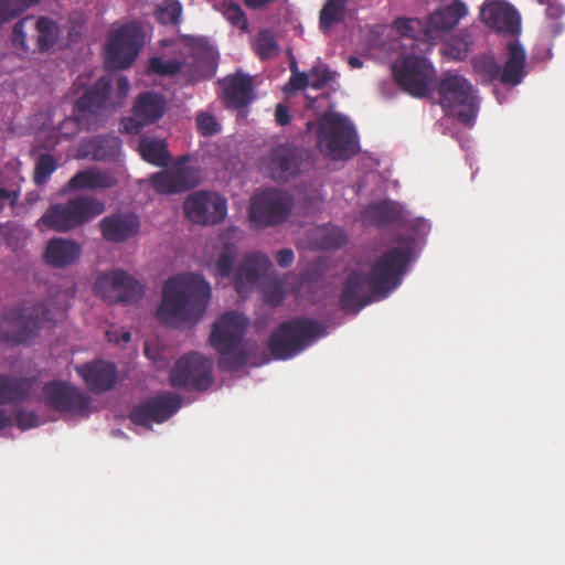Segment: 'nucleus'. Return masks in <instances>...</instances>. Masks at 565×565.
Here are the masks:
<instances>
[{
    "label": "nucleus",
    "mask_w": 565,
    "mask_h": 565,
    "mask_svg": "<svg viewBox=\"0 0 565 565\" xmlns=\"http://www.w3.org/2000/svg\"><path fill=\"white\" fill-rule=\"evenodd\" d=\"M89 391L99 394L113 390L117 382V367L111 362L92 361L75 367Z\"/></svg>",
    "instance_id": "5701e85b"
},
{
    "label": "nucleus",
    "mask_w": 565,
    "mask_h": 565,
    "mask_svg": "<svg viewBox=\"0 0 565 565\" xmlns=\"http://www.w3.org/2000/svg\"><path fill=\"white\" fill-rule=\"evenodd\" d=\"M15 424L21 430L34 428L39 425V417L34 412L20 409L15 415Z\"/></svg>",
    "instance_id": "603ef678"
},
{
    "label": "nucleus",
    "mask_w": 565,
    "mask_h": 565,
    "mask_svg": "<svg viewBox=\"0 0 565 565\" xmlns=\"http://www.w3.org/2000/svg\"><path fill=\"white\" fill-rule=\"evenodd\" d=\"M94 291L109 303H130L141 298L142 285L130 274L114 269L100 274L94 284Z\"/></svg>",
    "instance_id": "2eb2a0df"
},
{
    "label": "nucleus",
    "mask_w": 565,
    "mask_h": 565,
    "mask_svg": "<svg viewBox=\"0 0 565 565\" xmlns=\"http://www.w3.org/2000/svg\"><path fill=\"white\" fill-rule=\"evenodd\" d=\"M285 300V282L276 279L263 285V301L270 307H278Z\"/></svg>",
    "instance_id": "c03bdc74"
},
{
    "label": "nucleus",
    "mask_w": 565,
    "mask_h": 565,
    "mask_svg": "<svg viewBox=\"0 0 565 565\" xmlns=\"http://www.w3.org/2000/svg\"><path fill=\"white\" fill-rule=\"evenodd\" d=\"M277 0H249V9L252 10H264Z\"/></svg>",
    "instance_id": "680f3d73"
},
{
    "label": "nucleus",
    "mask_w": 565,
    "mask_h": 565,
    "mask_svg": "<svg viewBox=\"0 0 565 565\" xmlns=\"http://www.w3.org/2000/svg\"><path fill=\"white\" fill-rule=\"evenodd\" d=\"M348 0H327L319 12V29L329 33L331 29L344 22Z\"/></svg>",
    "instance_id": "473e14b6"
},
{
    "label": "nucleus",
    "mask_w": 565,
    "mask_h": 565,
    "mask_svg": "<svg viewBox=\"0 0 565 565\" xmlns=\"http://www.w3.org/2000/svg\"><path fill=\"white\" fill-rule=\"evenodd\" d=\"M45 405L61 414H87L92 398L79 387L64 381H50L43 386Z\"/></svg>",
    "instance_id": "f3484780"
},
{
    "label": "nucleus",
    "mask_w": 565,
    "mask_h": 565,
    "mask_svg": "<svg viewBox=\"0 0 565 565\" xmlns=\"http://www.w3.org/2000/svg\"><path fill=\"white\" fill-rule=\"evenodd\" d=\"M423 53L408 52L401 55L392 65L397 85L413 97L423 98L429 94L436 72Z\"/></svg>",
    "instance_id": "9d476101"
},
{
    "label": "nucleus",
    "mask_w": 565,
    "mask_h": 565,
    "mask_svg": "<svg viewBox=\"0 0 565 565\" xmlns=\"http://www.w3.org/2000/svg\"><path fill=\"white\" fill-rule=\"evenodd\" d=\"M139 151L145 161L157 167H167L171 159L166 142L157 138H142Z\"/></svg>",
    "instance_id": "f704fd0d"
},
{
    "label": "nucleus",
    "mask_w": 565,
    "mask_h": 565,
    "mask_svg": "<svg viewBox=\"0 0 565 565\" xmlns=\"http://www.w3.org/2000/svg\"><path fill=\"white\" fill-rule=\"evenodd\" d=\"M213 361L193 352L180 358L170 372V384L186 391H207L213 382Z\"/></svg>",
    "instance_id": "ddd939ff"
},
{
    "label": "nucleus",
    "mask_w": 565,
    "mask_h": 565,
    "mask_svg": "<svg viewBox=\"0 0 565 565\" xmlns=\"http://www.w3.org/2000/svg\"><path fill=\"white\" fill-rule=\"evenodd\" d=\"M468 13L467 6L460 0L441 6L431 12L425 20V36L433 41L443 38L452 30L461 18Z\"/></svg>",
    "instance_id": "4be33fe9"
},
{
    "label": "nucleus",
    "mask_w": 565,
    "mask_h": 565,
    "mask_svg": "<svg viewBox=\"0 0 565 565\" xmlns=\"http://www.w3.org/2000/svg\"><path fill=\"white\" fill-rule=\"evenodd\" d=\"M310 85L309 74L305 72H299L296 74H291L288 83L285 85V93L289 94L296 90H303Z\"/></svg>",
    "instance_id": "3c124183"
},
{
    "label": "nucleus",
    "mask_w": 565,
    "mask_h": 565,
    "mask_svg": "<svg viewBox=\"0 0 565 565\" xmlns=\"http://www.w3.org/2000/svg\"><path fill=\"white\" fill-rule=\"evenodd\" d=\"M565 13V9L561 3L557 2H551L547 4L545 9V15L550 20H558L563 17Z\"/></svg>",
    "instance_id": "5fc2aeb1"
},
{
    "label": "nucleus",
    "mask_w": 565,
    "mask_h": 565,
    "mask_svg": "<svg viewBox=\"0 0 565 565\" xmlns=\"http://www.w3.org/2000/svg\"><path fill=\"white\" fill-rule=\"evenodd\" d=\"M211 294L210 284L198 274L170 277L162 288L157 319L166 326L196 323L209 306Z\"/></svg>",
    "instance_id": "f03ea898"
},
{
    "label": "nucleus",
    "mask_w": 565,
    "mask_h": 565,
    "mask_svg": "<svg viewBox=\"0 0 565 565\" xmlns=\"http://www.w3.org/2000/svg\"><path fill=\"white\" fill-rule=\"evenodd\" d=\"M294 205V198L287 191L265 189L249 200V221L264 226L281 224L290 216Z\"/></svg>",
    "instance_id": "4468645a"
},
{
    "label": "nucleus",
    "mask_w": 565,
    "mask_h": 565,
    "mask_svg": "<svg viewBox=\"0 0 565 565\" xmlns=\"http://www.w3.org/2000/svg\"><path fill=\"white\" fill-rule=\"evenodd\" d=\"M397 246L388 248L370 265L369 273L352 270L345 279L340 307L347 313H358L374 300L386 298L401 284L412 260L414 241L398 237Z\"/></svg>",
    "instance_id": "f257e3e1"
},
{
    "label": "nucleus",
    "mask_w": 565,
    "mask_h": 565,
    "mask_svg": "<svg viewBox=\"0 0 565 565\" xmlns=\"http://www.w3.org/2000/svg\"><path fill=\"white\" fill-rule=\"evenodd\" d=\"M235 254L230 247L221 253L215 264L216 275L222 278H228L232 275Z\"/></svg>",
    "instance_id": "de8ad7c7"
},
{
    "label": "nucleus",
    "mask_w": 565,
    "mask_h": 565,
    "mask_svg": "<svg viewBox=\"0 0 565 565\" xmlns=\"http://www.w3.org/2000/svg\"><path fill=\"white\" fill-rule=\"evenodd\" d=\"M471 63L480 82L487 85L499 81L504 86L515 87L526 75V52L518 39L508 42L502 67L492 55L487 54L475 56Z\"/></svg>",
    "instance_id": "423d86ee"
},
{
    "label": "nucleus",
    "mask_w": 565,
    "mask_h": 565,
    "mask_svg": "<svg viewBox=\"0 0 565 565\" xmlns=\"http://www.w3.org/2000/svg\"><path fill=\"white\" fill-rule=\"evenodd\" d=\"M361 217L366 225L385 226L398 222L402 217V213L396 203L383 201L366 206Z\"/></svg>",
    "instance_id": "7c9ffc66"
},
{
    "label": "nucleus",
    "mask_w": 565,
    "mask_h": 565,
    "mask_svg": "<svg viewBox=\"0 0 565 565\" xmlns=\"http://www.w3.org/2000/svg\"><path fill=\"white\" fill-rule=\"evenodd\" d=\"M183 7L179 0H162L157 4L153 15L163 25H178L182 20Z\"/></svg>",
    "instance_id": "4c0bfd02"
},
{
    "label": "nucleus",
    "mask_w": 565,
    "mask_h": 565,
    "mask_svg": "<svg viewBox=\"0 0 565 565\" xmlns=\"http://www.w3.org/2000/svg\"><path fill=\"white\" fill-rule=\"evenodd\" d=\"M53 322V313L45 302L23 301L0 317V340L28 344L39 331Z\"/></svg>",
    "instance_id": "20e7f679"
},
{
    "label": "nucleus",
    "mask_w": 565,
    "mask_h": 565,
    "mask_svg": "<svg viewBox=\"0 0 565 565\" xmlns=\"http://www.w3.org/2000/svg\"><path fill=\"white\" fill-rule=\"evenodd\" d=\"M166 109V99L157 93H141L134 105V118H125L122 125L125 130L138 134L146 125L159 120Z\"/></svg>",
    "instance_id": "412c9836"
},
{
    "label": "nucleus",
    "mask_w": 565,
    "mask_h": 565,
    "mask_svg": "<svg viewBox=\"0 0 565 565\" xmlns=\"http://www.w3.org/2000/svg\"><path fill=\"white\" fill-rule=\"evenodd\" d=\"M215 71L216 62L211 51L193 52L182 60V78L185 85L209 79L214 76Z\"/></svg>",
    "instance_id": "bb28decb"
},
{
    "label": "nucleus",
    "mask_w": 565,
    "mask_h": 565,
    "mask_svg": "<svg viewBox=\"0 0 565 565\" xmlns=\"http://www.w3.org/2000/svg\"><path fill=\"white\" fill-rule=\"evenodd\" d=\"M561 30H562V26L558 24V23H555L553 25V33L556 35L558 33H561Z\"/></svg>",
    "instance_id": "774afa93"
},
{
    "label": "nucleus",
    "mask_w": 565,
    "mask_h": 565,
    "mask_svg": "<svg viewBox=\"0 0 565 565\" xmlns=\"http://www.w3.org/2000/svg\"><path fill=\"white\" fill-rule=\"evenodd\" d=\"M481 20L491 29L501 33L516 34L520 32V18L516 11L505 2L493 1L480 10Z\"/></svg>",
    "instance_id": "393cba45"
},
{
    "label": "nucleus",
    "mask_w": 565,
    "mask_h": 565,
    "mask_svg": "<svg viewBox=\"0 0 565 565\" xmlns=\"http://www.w3.org/2000/svg\"><path fill=\"white\" fill-rule=\"evenodd\" d=\"M473 40L470 33L466 30H461L458 34H456L450 43H448L445 54H448L454 60L461 61L465 60Z\"/></svg>",
    "instance_id": "ea45409f"
},
{
    "label": "nucleus",
    "mask_w": 565,
    "mask_h": 565,
    "mask_svg": "<svg viewBox=\"0 0 565 565\" xmlns=\"http://www.w3.org/2000/svg\"><path fill=\"white\" fill-rule=\"evenodd\" d=\"M117 94L119 98H125L129 90V81L125 76H120L116 83Z\"/></svg>",
    "instance_id": "bf43d9fd"
},
{
    "label": "nucleus",
    "mask_w": 565,
    "mask_h": 565,
    "mask_svg": "<svg viewBox=\"0 0 565 565\" xmlns=\"http://www.w3.org/2000/svg\"><path fill=\"white\" fill-rule=\"evenodd\" d=\"M275 120L279 126H287L290 120L291 116L289 114V109L284 104H278L275 109Z\"/></svg>",
    "instance_id": "864d4df0"
},
{
    "label": "nucleus",
    "mask_w": 565,
    "mask_h": 565,
    "mask_svg": "<svg viewBox=\"0 0 565 565\" xmlns=\"http://www.w3.org/2000/svg\"><path fill=\"white\" fill-rule=\"evenodd\" d=\"M121 340H122L124 342H126V343H127V342H129V341L131 340V334H130V332H128V331H127V332H124V333L121 334Z\"/></svg>",
    "instance_id": "338daca9"
},
{
    "label": "nucleus",
    "mask_w": 565,
    "mask_h": 565,
    "mask_svg": "<svg viewBox=\"0 0 565 565\" xmlns=\"http://www.w3.org/2000/svg\"><path fill=\"white\" fill-rule=\"evenodd\" d=\"M143 32L136 22H128L111 30L107 44L105 62L108 68H128L137 58L143 45Z\"/></svg>",
    "instance_id": "f8f14e48"
},
{
    "label": "nucleus",
    "mask_w": 565,
    "mask_h": 565,
    "mask_svg": "<svg viewBox=\"0 0 565 565\" xmlns=\"http://www.w3.org/2000/svg\"><path fill=\"white\" fill-rule=\"evenodd\" d=\"M215 8L222 12L225 19L233 25L238 26L243 32L247 30V19L242 8L234 1H223L220 7Z\"/></svg>",
    "instance_id": "37998d69"
},
{
    "label": "nucleus",
    "mask_w": 565,
    "mask_h": 565,
    "mask_svg": "<svg viewBox=\"0 0 565 565\" xmlns=\"http://www.w3.org/2000/svg\"><path fill=\"white\" fill-rule=\"evenodd\" d=\"M182 398L174 393H162L135 406L130 419L136 425L151 427V423H163L181 407Z\"/></svg>",
    "instance_id": "6ab92c4d"
},
{
    "label": "nucleus",
    "mask_w": 565,
    "mask_h": 565,
    "mask_svg": "<svg viewBox=\"0 0 565 565\" xmlns=\"http://www.w3.org/2000/svg\"><path fill=\"white\" fill-rule=\"evenodd\" d=\"M111 79L102 76L87 87L73 107L72 117L81 129H96L114 105L110 103Z\"/></svg>",
    "instance_id": "9b49d317"
},
{
    "label": "nucleus",
    "mask_w": 565,
    "mask_h": 565,
    "mask_svg": "<svg viewBox=\"0 0 565 565\" xmlns=\"http://www.w3.org/2000/svg\"><path fill=\"white\" fill-rule=\"evenodd\" d=\"M57 169V162L50 153H41L35 161L33 181L36 185L45 184Z\"/></svg>",
    "instance_id": "a19ab883"
},
{
    "label": "nucleus",
    "mask_w": 565,
    "mask_h": 565,
    "mask_svg": "<svg viewBox=\"0 0 565 565\" xmlns=\"http://www.w3.org/2000/svg\"><path fill=\"white\" fill-rule=\"evenodd\" d=\"M189 161L190 157L183 156L171 166V169L184 192L198 186L201 182L200 169L189 164Z\"/></svg>",
    "instance_id": "c9c22d12"
},
{
    "label": "nucleus",
    "mask_w": 565,
    "mask_h": 565,
    "mask_svg": "<svg viewBox=\"0 0 565 565\" xmlns=\"http://www.w3.org/2000/svg\"><path fill=\"white\" fill-rule=\"evenodd\" d=\"M439 104L447 116L463 125H472L478 113V100L471 83L456 73H445L437 86Z\"/></svg>",
    "instance_id": "1a4fd4ad"
},
{
    "label": "nucleus",
    "mask_w": 565,
    "mask_h": 565,
    "mask_svg": "<svg viewBox=\"0 0 565 565\" xmlns=\"http://www.w3.org/2000/svg\"><path fill=\"white\" fill-rule=\"evenodd\" d=\"M309 77H311L310 86L321 89L333 79V73L327 67L316 66L310 70Z\"/></svg>",
    "instance_id": "09e8293b"
},
{
    "label": "nucleus",
    "mask_w": 565,
    "mask_h": 565,
    "mask_svg": "<svg viewBox=\"0 0 565 565\" xmlns=\"http://www.w3.org/2000/svg\"><path fill=\"white\" fill-rule=\"evenodd\" d=\"M18 198V192L0 188V212L4 209L8 201H10L11 204H14Z\"/></svg>",
    "instance_id": "13d9d810"
},
{
    "label": "nucleus",
    "mask_w": 565,
    "mask_h": 565,
    "mask_svg": "<svg viewBox=\"0 0 565 565\" xmlns=\"http://www.w3.org/2000/svg\"><path fill=\"white\" fill-rule=\"evenodd\" d=\"M81 250V246L75 241L55 237L47 243L44 259L55 268H65L79 258Z\"/></svg>",
    "instance_id": "cd10ccee"
},
{
    "label": "nucleus",
    "mask_w": 565,
    "mask_h": 565,
    "mask_svg": "<svg viewBox=\"0 0 565 565\" xmlns=\"http://www.w3.org/2000/svg\"><path fill=\"white\" fill-rule=\"evenodd\" d=\"M33 380L28 377H8L0 374V405L24 402L33 387Z\"/></svg>",
    "instance_id": "2f4dec72"
},
{
    "label": "nucleus",
    "mask_w": 565,
    "mask_h": 565,
    "mask_svg": "<svg viewBox=\"0 0 565 565\" xmlns=\"http://www.w3.org/2000/svg\"><path fill=\"white\" fill-rule=\"evenodd\" d=\"M394 25L401 35V45L412 53L426 54L431 50L433 39L425 36V21L415 18H398Z\"/></svg>",
    "instance_id": "a878e982"
},
{
    "label": "nucleus",
    "mask_w": 565,
    "mask_h": 565,
    "mask_svg": "<svg viewBox=\"0 0 565 565\" xmlns=\"http://www.w3.org/2000/svg\"><path fill=\"white\" fill-rule=\"evenodd\" d=\"M12 419L4 409H0V430L11 425Z\"/></svg>",
    "instance_id": "e2e57ef3"
},
{
    "label": "nucleus",
    "mask_w": 565,
    "mask_h": 565,
    "mask_svg": "<svg viewBox=\"0 0 565 565\" xmlns=\"http://www.w3.org/2000/svg\"><path fill=\"white\" fill-rule=\"evenodd\" d=\"M226 107L238 109L247 105V75L239 72L218 81Z\"/></svg>",
    "instance_id": "c85d7f7f"
},
{
    "label": "nucleus",
    "mask_w": 565,
    "mask_h": 565,
    "mask_svg": "<svg viewBox=\"0 0 565 565\" xmlns=\"http://www.w3.org/2000/svg\"><path fill=\"white\" fill-rule=\"evenodd\" d=\"M183 210L192 223L212 226L226 217L227 203L226 199L216 192L199 190L185 198Z\"/></svg>",
    "instance_id": "dca6fc26"
},
{
    "label": "nucleus",
    "mask_w": 565,
    "mask_h": 565,
    "mask_svg": "<svg viewBox=\"0 0 565 565\" xmlns=\"http://www.w3.org/2000/svg\"><path fill=\"white\" fill-rule=\"evenodd\" d=\"M317 145L322 153L333 160H345L359 151L353 124L338 113L326 114L319 121Z\"/></svg>",
    "instance_id": "6e6552de"
},
{
    "label": "nucleus",
    "mask_w": 565,
    "mask_h": 565,
    "mask_svg": "<svg viewBox=\"0 0 565 565\" xmlns=\"http://www.w3.org/2000/svg\"><path fill=\"white\" fill-rule=\"evenodd\" d=\"M140 225L139 216L129 212L111 214L99 222L104 239L110 243H122L135 237Z\"/></svg>",
    "instance_id": "b1692460"
},
{
    "label": "nucleus",
    "mask_w": 565,
    "mask_h": 565,
    "mask_svg": "<svg viewBox=\"0 0 565 565\" xmlns=\"http://www.w3.org/2000/svg\"><path fill=\"white\" fill-rule=\"evenodd\" d=\"M105 211L103 201L90 195H76L52 204L38 221L39 226L57 233H68L90 222Z\"/></svg>",
    "instance_id": "39448f33"
},
{
    "label": "nucleus",
    "mask_w": 565,
    "mask_h": 565,
    "mask_svg": "<svg viewBox=\"0 0 565 565\" xmlns=\"http://www.w3.org/2000/svg\"><path fill=\"white\" fill-rule=\"evenodd\" d=\"M149 70L151 73L158 75H174L180 73L182 75V61L164 60L156 56L149 61Z\"/></svg>",
    "instance_id": "a18cd8bd"
},
{
    "label": "nucleus",
    "mask_w": 565,
    "mask_h": 565,
    "mask_svg": "<svg viewBox=\"0 0 565 565\" xmlns=\"http://www.w3.org/2000/svg\"><path fill=\"white\" fill-rule=\"evenodd\" d=\"M40 0H0V22H9Z\"/></svg>",
    "instance_id": "79ce46f5"
},
{
    "label": "nucleus",
    "mask_w": 565,
    "mask_h": 565,
    "mask_svg": "<svg viewBox=\"0 0 565 565\" xmlns=\"http://www.w3.org/2000/svg\"><path fill=\"white\" fill-rule=\"evenodd\" d=\"M333 235H334V241L331 242V243L326 244V247H328V248H338V247H340L344 243L345 237H344L342 231L334 230L333 231Z\"/></svg>",
    "instance_id": "052dcab7"
},
{
    "label": "nucleus",
    "mask_w": 565,
    "mask_h": 565,
    "mask_svg": "<svg viewBox=\"0 0 565 565\" xmlns=\"http://www.w3.org/2000/svg\"><path fill=\"white\" fill-rule=\"evenodd\" d=\"M326 327L313 319L294 318L285 321L271 333L269 351L275 359L287 360L326 335Z\"/></svg>",
    "instance_id": "0eeeda50"
},
{
    "label": "nucleus",
    "mask_w": 565,
    "mask_h": 565,
    "mask_svg": "<svg viewBox=\"0 0 565 565\" xmlns=\"http://www.w3.org/2000/svg\"><path fill=\"white\" fill-rule=\"evenodd\" d=\"M348 64L352 68H361L363 66L362 60L358 56H349Z\"/></svg>",
    "instance_id": "0e129e2a"
},
{
    "label": "nucleus",
    "mask_w": 565,
    "mask_h": 565,
    "mask_svg": "<svg viewBox=\"0 0 565 565\" xmlns=\"http://www.w3.org/2000/svg\"><path fill=\"white\" fill-rule=\"evenodd\" d=\"M247 318L235 311L225 312L212 326L211 347L220 354L222 371L234 372L247 362V352L238 350L246 332Z\"/></svg>",
    "instance_id": "7ed1b4c3"
},
{
    "label": "nucleus",
    "mask_w": 565,
    "mask_h": 565,
    "mask_svg": "<svg viewBox=\"0 0 565 565\" xmlns=\"http://www.w3.org/2000/svg\"><path fill=\"white\" fill-rule=\"evenodd\" d=\"M116 184V179L108 172L92 168L79 171L67 182V188L73 191L109 189Z\"/></svg>",
    "instance_id": "c756f323"
},
{
    "label": "nucleus",
    "mask_w": 565,
    "mask_h": 565,
    "mask_svg": "<svg viewBox=\"0 0 565 565\" xmlns=\"http://www.w3.org/2000/svg\"><path fill=\"white\" fill-rule=\"evenodd\" d=\"M29 33L35 39V45L41 52L50 50L55 43L58 33L57 24L50 18L41 17L35 19L28 15L19 20L12 30V42L17 49L29 50Z\"/></svg>",
    "instance_id": "a211bd4d"
},
{
    "label": "nucleus",
    "mask_w": 565,
    "mask_h": 565,
    "mask_svg": "<svg viewBox=\"0 0 565 565\" xmlns=\"http://www.w3.org/2000/svg\"><path fill=\"white\" fill-rule=\"evenodd\" d=\"M276 258L280 267L287 268L294 263L295 255L290 248H282L277 253Z\"/></svg>",
    "instance_id": "6e6d98bb"
},
{
    "label": "nucleus",
    "mask_w": 565,
    "mask_h": 565,
    "mask_svg": "<svg viewBox=\"0 0 565 565\" xmlns=\"http://www.w3.org/2000/svg\"><path fill=\"white\" fill-rule=\"evenodd\" d=\"M255 54L262 60H270L278 55L279 44L274 32L269 29L260 30L253 43Z\"/></svg>",
    "instance_id": "e433bc0d"
},
{
    "label": "nucleus",
    "mask_w": 565,
    "mask_h": 565,
    "mask_svg": "<svg viewBox=\"0 0 565 565\" xmlns=\"http://www.w3.org/2000/svg\"><path fill=\"white\" fill-rule=\"evenodd\" d=\"M152 189L159 194H178L183 193V189L171 167L167 170L153 173L150 177Z\"/></svg>",
    "instance_id": "58836bf2"
},
{
    "label": "nucleus",
    "mask_w": 565,
    "mask_h": 565,
    "mask_svg": "<svg viewBox=\"0 0 565 565\" xmlns=\"http://www.w3.org/2000/svg\"><path fill=\"white\" fill-rule=\"evenodd\" d=\"M271 266L269 258L257 252H249V284L258 279L262 271Z\"/></svg>",
    "instance_id": "49530a36"
},
{
    "label": "nucleus",
    "mask_w": 565,
    "mask_h": 565,
    "mask_svg": "<svg viewBox=\"0 0 565 565\" xmlns=\"http://www.w3.org/2000/svg\"><path fill=\"white\" fill-rule=\"evenodd\" d=\"M245 271V264L242 262L241 267L235 276V289L239 297L244 298L245 294L247 292V287L243 281V276Z\"/></svg>",
    "instance_id": "4d7b16f0"
},
{
    "label": "nucleus",
    "mask_w": 565,
    "mask_h": 565,
    "mask_svg": "<svg viewBox=\"0 0 565 565\" xmlns=\"http://www.w3.org/2000/svg\"><path fill=\"white\" fill-rule=\"evenodd\" d=\"M289 70L291 72V74H296V73H299L300 71L298 70V64H297V61L295 58V56L290 53V63H289Z\"/></svg>",
    "instance_id": "69168bd1"
},
{
    "label": "nucleus",
    "mask_w": 565,
    "mask_h": 565,
    "mask_svg": "<svg viewBox=\"0 0 565 565\" xmlns=\"http://www.w3.org/2000/svg\"><path fill=\"white\" fill-rule=\"evenodd\" d=\"M302 163V150L292 143H280L269 153L268 170L276 182L296 178Z\"/></svg>",
    "instance_id": "aec40b11"
},
{
    "label": "nucleus",
    "mask_w": 565,
    "mask_h": 565,
    "mask_svg": "<svg viewBox=\"0 0 565 565\" xmlns=\"http://www.w3.org/2000/svg\"><path fill=\"white\" fill-rule=\"evenodd\" d=\"M196 126L203 136H212L220 129L218 124L214 116L207 113H202L196 118Z\"/></svg>",
    "instance_id": "8fccbe9b"
},
{
    "label": "nucleus",
    "mask_w": 565,
    "mask_h": 565,
    "mask_svg": "<svg viewBox=\"0 0 565 565\" xmlns=\"http://www.w3.org/2000/svg\"><path fill=\"white\" fill-rule=\"evenodd\" d=\"M88 149L94 160H115L120 153L121 141L115 136H97L88 142Z\"/></svg>",
    "instance_id": "72a5a7b5"
}]
</instances>
